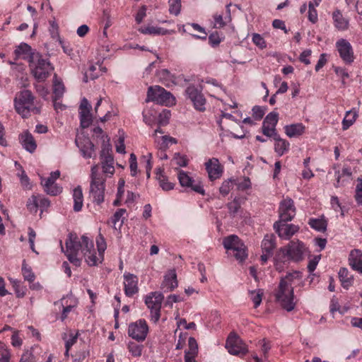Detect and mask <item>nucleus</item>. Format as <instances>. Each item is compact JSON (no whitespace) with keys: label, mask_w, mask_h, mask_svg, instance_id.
Wrapping results in <instances>:
<instances>
[{"label":"nucleus","mask_w":362,"mask_h":362,"mask_svg":"<svg viewBox=\"0 0 362 362\" xmlns=\"http://www.w3.org/2000/svg\"><path fill=\"white\" fill-rule=\"evenodd\" d=\"M188 351L185 353V357L187 356L189 357L195 358L198 353V344L194 337H189L188 340Z\"/></svg>","instance_id":"41"},{"label":"nucleus","mask_w":362,"mask_h":362,"mask_svg":"<svg viewBox=\"0 0 362 362\" xmlns=\"http://www.w3.org/2000/svg\"><path fill=\"white\" fill-rule=\"evenodd\" d=\"M262 132L264 135L273 139L279 135L276 127L262 123Z\"/></svg>","instance_id":"53"},{"label":"nucleus","mask_w":362,"mask_h":362,"mask_svg":"<svg viewBox=\"0 0 362 362\" xmlns=\"http://www.w3.org/2000/svg\"><path fill=\"white\" fill-rule=\"evenodd\" d=\"M103 144H102V149L100 151V157L107 156L108 155H112V146L110 143V138L107 135L103 136Z\"/></svg>","instance_id":"48"},{"label":"nucleus","mask_w":362,"mask_h":362,"mask_svg":"<svg viewBox=\"0 0 362 362\" xmlns=\"http://www.w3.org/2000/svg\"><path fill=\"white\" fill-rule=\"evenodd\" d=\"M226 254L228 257H234L239 263L245 262L248 257L247 250H226Z\"/></svg>","instance_id":"43"},{"label":"nucleus","mask_w":362,"mask_h":362,"mask_svg":"<svg viewBox=\"0 0 362 362\" xmlns=\"http://www.w3.org/2000/svg\"><path fill=\"white\" fill-rule=\"evenodd\" d=\"M64 90L65 87L63 83L55 78L53 83V98H55V100H59L63 96Z\"/></svg>","instance_id":"40"},{"label":"nucleus","mask_w":362,"mask_h":362,"mask_svg":"<svg viewBox=\"0 0 362 362\" xmlns=\"http://www.w3.org/2000/svg\"><path fill=\"white\" fill-rule=\"evenodd\" d=\"M357 181L355 199L358 204L362 205V177H358Z\"/></svg>","instance_id":"59"},{"label":"nucleus","mask_w":362,"mask_h":362,"mask_svg":"<svg viewBox=\"0 0 362 362\" xmlns=\"http://www.w3.org/2000/svg\"><path fill=\"white\" fill-rule=\"evenodd\" d=\"M252 42L260 49H264L267 47V43L264 39L258 33H253Z\"/></svg>","instance_id":"60"},{"label":"nucleus","mask_w":362,"mask_h":362,"mask_svg":"<svg viewBox=\"0 0 362 362\" xmlns=\"http://www.w3.org/2000/svg\"><path fill=\"white\" fill-rule=\"evenodd\" d=\"M175 98L173 95L163 88L156 86L148 89L146 102L153 101L157 104L168 105L173 103Z\"/></svg>","instance_id":"5"},{"label":"nucleus","mask_w":362,"mask_h":362,"mask_svg":"<svg viewBox=\"0 0 362 362\" xmlns=\"http://www.w3.org/2000/svg\"><path fill=\"white\" fill-rule=\"evenodd\" d=\"M276 237L273 234H267L262 243V249H274Z\"/></svg>","instance_id":"50"},{"label":"nucleus","mask_w":362,"mask_h":362,"mask_svg":"<svg viewBox=\"0 0 362 362\" xmlns=\"http://www.w3.org/2000/svg\"><path fill=\"white\" fill-rule=\"evenodd\" d=\"M233 180L231 179H229L228 180H225L220 189H219V191H220V193L223 195V196H226L229 194L230 191L231 190V189L233 188Z\"/></svg>","instance_id":"58"},{"label":"nucleus","mask_w":362,"mask_h":362,"mask_svg":"<svg viewBox=\"0 0 362 362\" xmlns=\"http://www.w3.org/2000/svg\"><path fill=\"white\" fill-rule=\"evenodd\" d=\"M171 113L168 110H163L158 115V126H165L169 122Z\"/></svg>","instance_id":"55"},{"label":"nucleus","mask_w":362,"mask_h":362,"mask_svg":"<svg viewBox=\"0 0 362 362\" xmlns=\"http://www.w3.org/2000/svg\"><path fill=\"white\" fill-rule=\"evenodd\" d=\"M301 278L302 273L300 272L293 271L287 274L280 281L275 297L281 307L288 312L293 310L296 305L292 284L295 279L300 280Z\"/></svg>","instance_id":"1"},{"label":"nucleus","mask_w":362,"mask_h":362,"mask_svg":"<svg viewBox=\"0 0 362 362\" xmlns=\"http://www.w3.org/2000/svg\"><path fill=\"white\" fill-rule=\"evenodd\" d=\"M29 66L31 74L38 81H45L54 70V67L49 60L47 58L43 57L40 52L31 57Z\"/></svg>","instance_id":"3"},{"label":"nucleus","mask_w":362,"mask_h":362,"mask_svg":"<svg viewBox=\"0 0 362 362\" xmlns=\"http://www.w3.org/2000/svg\"><path fill=\"white\" fill-rule=\"evenodd\" d=\"M169 12L171 14L177 16L180 13L181 0H169Z\"/></svg>","instance_id":"54"},{"label":"nucleus","mask_w":362,"mask_h":362,"mask_svg":"<svg viewBox=\"0 0 362 362\" xmlns=\"http://www.w3.org/2000/svg\"><path fill=\"white\" fill-rule=\"evenodd\" d=\"M274 228L281 238L288 240L293 235L299 227L294 224H288L287 222L279 221L274 223Z\"/></svg>","instance_id":"14"},{"label":"nucleus","mask_w":362,"mask_h":362,"mask_svg":"<svg viewBox=\"0 0 362 362\" xmlns=\"http://www.w3.org/2000/svg\"><path fill=\"white\" fill-rule=\"evenodd\" d=\"M164 296L160 292H151L145 298V303L151 312V320L157 322L160 317V309Z\"/></svg>","instance_id":"6"},{"label":"nucleus","mask_w":362,"mask_h":362,"mask_svg":"<svg viewBox=\"0 0 362 362\" xmlns=\"http://www.w3.org/2000/svg\"><path fill=\"white\" fill-rule=\"evenodd\" d=\"M180 184L182 187L190 188L192 191L204 195L205 191L202 183L191 177L187 173L180 170L177 175Z\"/></svg>","instance_id":"11"},{"label":"nucleus","mask_w":362,"mask_h":362,"mask_svg":"<svg viewBox=\"0 0 362 362\" xmlns=\"http://www.w3.org/2000/svg\"><path fill=\"white\" fill-rule=\"evenodd\" d=\"M279 221L281 222L291 221L296 215L294 202L291 198L286 197L281 201L279 207Z\"/></svg>","instance_id":"10"},{"label":"nucleus","mask_w":362,"mask_h":362,"mask_svg":"<svg viewBox=\"0 0 362 362\" xmlns=\"http://www.w3.org/2000/svg\"><path fill=\"white\" fill-rule=\"evenodd\" d=\"M273 139L274 140V151L279 156H281L288 151L290 144L288 141L282 139L279 134Z\"/></svg>","instance_id":"26"},{"label":"nucleus","mask_w":362,"mask_h":362,"mask_svg":"<svg viewBox=\"0 0 362 362\" xmlns=\"http://www.w3.org/2000/svg\"><path fill=\"white\" fill-rule=\"evenodd\" d=\"M156 74L165 86H169L170 83H174L175 76L168 69L159 70Z\"/></svg>","instance_id":"33"},{"label":"nucleus","mask_w":362,"mask_h":362,"mask_svg":"<svg viewBox=\"0 0 362 362\" xmlns=\"http://www.w3.org/2000/svg\"><path fill=\"white\" fill-rule=\"evenodd\" d=\"M223 37H221L218 32L212 33L209 36V42L212 47L218 46L222 41Z\"/></svg>","instance_id":"62"},{"label":"nucleus","mask_w":362,"mask_h":362,"mask_svg":"<svg viewBox=\"0 0 362 362\" xmlns=\"http://www.w3.org/2000/svg\"><path fill=\"white\" fill-rule=\"evenodd\" d=\"M103 174L113 175L115 173L114 158L112 155L100 157Z\"/></svg>","instance_id":"29"},{"label":"nucleus","mask_w":362,"mask_h":362,"mask_svg":"<svg viewBox=\"0 0 362 362\" xmlns=\"http://www.w3.org/2000/svg\"><path fill=\"white\" fill-rule=\"evenodd\" d=\"M339 281L342 287L348 289L354 283V276L349 274V270L345 267H341L338 273Z\"/></svg>","instance_id":"27"},{"label":"nucleus","mask_w":362,"mask_h":362,"mask_svg":"<svg viewBox=\"0 0 362 362\" xmlns=\"http://www.w3.org/2000/svg\"><path fill=\"white\" fill-rule=\"evenodd\" d=\"M64 300H61V303L63 307V310L61 316L62 320H64L68 314L71 311V310L74 308H76L78 305V300H73L72 304H69L67 302H64Z\"/></svg>","instance_id":"46"},{"label":"nucleus","mask_w":362,"mask_h":362,"mask_svg":"<svg viewBox=\"0 0 362 362\" xmlns=\"http://www.w3.org/2000/svg\"><path fill=\"white\" fill-rule=\"evenodd\" d=\"M27 208L31 213H36L39 208V196L32 195L27 202Z\"/></svg>","instance_id":"51"},{"label":"nucleus","mask_w":362,"mask_h":362,"mask_svg":"<svg viewBox=\"0 0 362 362\" xmlns=\"http://www.w3.org/2000/svg\"><path fill=\"white\" fill-rule=\"evenodd\" d=\"M143 347V345L138 344L134 341H129L127 346L129 351L134 357L141 356Z\"/></svg>","instance_id":"52"},{"label":"nucleus","mask_w":362,"mask_h":362,"mask_svg":"<svg viewBox=\"0 0 362 362\" xmlns=\"http://www.w3.org/2000/svg\"><path fill=\"white\" fill-rule=\"evenodd\" d=\"M148 333V326L144 319L131 322L128 327V335L137 341H144Z\"/></svg>","instance_id":"7"},{"label":"nucleus","mask_w":362,"mask_h":362,"mask_svg":"<svg viewBox=\"0 0 362 362\" xmlns=\"http://www.w3.org/2000/svg\"><path fill=\"white\" fill-rule=\"evenodd\" d=\"M89 197L92 202L100 205L105 199V176L99 171V165H94L90 170Z\"/></svg>","instance_id":"2"},{"label":"nucleus","mask_w":362,"mask_h":362,"mask_svg":"<svg viewBox=\"0 0 362 362\" xmlns=\"http://www.w3.org/2000/svg\"><path fill=\"white\" fill-rule=\"evenodd\" d=\"M11 358L10 349L5 343L0 341V362H10Z\"/></svg>","instance_id":"44"},{"label":"nucleus","mask_w":362,"mask_h":362,"mask_svg":"<svg viewBox=\"0 0 362 362\" xmlns=\"http://www.w3.org/2000/svg\"><path fill=\"white\" fill-rule=\"evenodd\" d=\"M321 259V255L309 256V262L308 264V272H314Z\"/></svg>","instance_id":"57"},{"label":"nucleus","mask_w":362,"mask_h":362,"mask_svg":"<svg viewBox=\"0 0 362 362\" xmlns=\"http://www.w3.org/2000/svg\"><path fill=\"white\" fill-rule=\"evenodd\" d=\"M226 348L232 355L244 356L247 353V346L235 333H230L228 337Z\"/></svg>","instance_id":"8"},{"label":"nucleus","mask_w":362,"mask_h":362,"mask_svg":"<svg viewBox=\"0 0 362 362\" xmlns=\"http://www.w3.org/2000/svg\"><path fill=\"white\" fill-rule=\"evenodd\" d=\"M34 100L35 98L30 90H23L20 91L14 99V106L16 112L24 118L28 117L30 112L35 114L39 113L40 109L35 105Z\"/></svg>","instance_id":"4"},{"label":"nucleus","mask_w":362,"mask_h":362,"mask_svg":"<svg viewBox=\"0 0 362 362\" xmlns=\"http://www.w3.org/2000/svg\"><path fill=\"white\" fill-rule=\"evenodd\" d=\"M357 116L358 114L356 110L347 111L342 121V129L344 130L348 129L354 123Z\"/></svg>","instance_id":"34"},{"label":"nucleus","mask_w":362,"mask_h":362,"mask_svg":"<svg viewBox=\"0 0 362 362\" xmlns=\"http://www.w3.org/2000/svg\"><path fill=\"white\" fill-rule=\"evenodd\" d=\"M67 257L69 261L76 267H79L81 262V256L83 254H79V250H63ZM82 252L83 250H81Z\"/></svg>","instance_id":"32"},{"label":"nucleus","mask_w":362,"mask_h":362,"mask_svg":"<svg viewBox=\"0 0 362 362\" xmlns=\"http://www.w3.org/2000/svg\"><path fill=\"white\" fill-rule=\"evenodd\" d=\"M20 362H35V356L32 350H26L22 354Z\"/></svg>","instance_id":"64"},{"label":"nucleus","mask_w":362,"mask_h":362,"mask_svg":"<svg viewBox=\"0 0 362 362\" xmlns=\"http://www.w3.org/2000/svg\"><path fill=\"white\" fill-rule=\"evenodd\" d=\"M75 144L85 158H90L95 152V146L87 136H78L75 139Z\"/></svg>","instance_id":"16"},{"label":"nucleus","mask_w":362,"mask_h":362,"mask_svg":"<svg viewBox=\"0 0 362 362\" xmlns=\"http://www.w3.org/2000/svg\"><path fill=\"white\" fill-rule=\"evenodd\" d=\"M19 141L27 151L33 153L36 150V141L33 136L28 130L20 134Z\"/></svg>","instance_id":"20"},{"label":"nucleus","mask_w":362,"mask_h":362,"mask_svg":"<svg viewBox=\"0 0 362 362\" xmlns=\"http://www.w3.org/2000/svg\"><path fill=\"white\" fill-rule=\"evenodd\" d=\"M73 199H74V210L75 211H80L83 206V196L82 189L80 186H78L73 190Z\"/></svg>","instance_id":"30"},{"label":"nucleus","mask_w":362,"mask_h":362,"mask_svg":"<svg viewBox=\"0 0 362 362\" xmlns=\"http://www.w3.org/2000/svg\"><path fill=\"white\" fill-rule=\"evenodd\" d=\"M350 267L355 271L362 274V253L361 250H351L349 257Z\"/></svg>","instance_id":"24"},{"label":"nucleus","mask_w":362,"mask_h":362,"mask_svg":"<svg viewBox=\"0 0 362 362\" xmlns=\"http://www.w3.org/2000/svg\"><path fill=\"white\" fill-rule=\"evenodd\" d=\"M250 299L254 303V307L257 308L262 303L264 294L263 290L257 289L249 292Z\"/></svg>","instance_id":"47"},{"label":"nucleus","mask_w":362,"mask_h":362,"mask_svg":"<svg viewBox=\"0 0 362 362\" xmlns=\"http://www.w3.org/2000/svg\"><path fill=\"white\" fill-rule=\"evenodd\" d=\"M140 32L143 34H149V35H166L168 33V30L159 27L155 26H148L144 28H141L139 30Z\"/></svg>","instance_id":"45"},{"label":"nucleus","mask_w":362,"mask_h":362,"mask_svg":"<svg viewBox=\"0 0 362 362\" xmlns=\"http://www.w3.org/2000/svg\"><path fill=\"white\" fill-rule=\"evenodd\" d=\"M206 170L208 173L209 178L211 180H216L222 175L223 168L219 160L216 158H212L205 163Z\"/></svg>","instance_id":"18"},{"label":"nucleus","mask_w":362,"mask_h":362,"mask_svg":"<svg viewBox=\"0 0 362 362\" xmlns=\"http://www.w3.org/2000/svg\"><path fill=\"white\" fill-rule=\"evenodd\" d=\"M156 177L160 187L163 190L168 191L174 188V184L168 180V178L163 174V170L160 168L157 169Z\"/></svg>","instance_id":"31"},{"label":"nucleus","mask_w":362,"mask_h":362,"mask_svg":"<svg viewBox=\"0 0 362 362\" xmlns=\"http://www.w3.org/2000/svg\"><path fill=\"white\" fill-rule=\"evenodd\" d=\"M332 19L335 28L339 30H346L349 28V21L345 18L339 9L332 13Z\"/></svg>","instance_id":"25"},{"label":"nucleus","mask_w":362,"mask_h":362,"mask_svg":"<svg viewBox=\"0 0 362 362\" xmlns=\"http://www.w3.org/2000/svg\"><path fill=\"white\" fill-rule=\"evenodd\" d=\"M282 252L284 258L293 260L294 262H299L303 259V250H279Z\"/></svg>","instance_id":"36"},{"label":"nucleus","mask_w":362,"mask_h":362,"mask_svg":"<svg viewBox=\"0 0 362 362\" xmlns=\"http://www.w3.org/2000/svg\"><path fill=\"white\" fill-rule=\"evenodd\" d=\"M204 82V80L202 79L200 81V83L199 85V87H196L194 85H189L187 87L185 90V93L187 95V97L191 100L194 98H196V96L199 95H202V90H203V86L202 85V83Z\"/></svg>","instance_id":"35"},{"label":"nucleus","mask_w":362,"mask_h":362,"mask_svg":"<svg viewBox=\"0 0 362 362\" xmlns=\"http://www.w3.org/2000/svg\"><path fill=\"white\" fill-rule=\"evenodd\" d=\"M60 172L56 170L51 173L50 176L47 179L42 180V185H43L45 191L50 195L56 196L62 192V187L57 186L54 182L59 178Z\"/></svg>","instance_id":"15"},{"label":"nucleus","mask_w":362,"mask_h":362,"mask_svg":"<svg viewBox=\"0 0 362 362\" xmlns=\"http://www.w3.org/2000/svg\"><path fill=\"white\" fill-rule=\"evenodd\" d=\"M224 249H247L242 240L236 235H230L223 240Z\"/></svg>","instance_id":"21"},{"label":"nucleus","mask_w":362,"mask_h":362,"mask_svg":"<svg viewBox=\"0 0 362 362\" xmlns=\"http://www.w3.org/2000/svg\"><path fill=\"white\" fill-rule=\"evenodd\" d=\"M91 109L92 106L88 100L86 98H83L79 106L80 124L83 129L88 128L93 122V117L90 113Z\"/></svg>","instance_id":"13"},{"label":"nucleus","mask_w":362,"mask_h":362,"mask_svg":"<svg viewBox=\"0 0 362 362\" xmlns=\"http://www.w3.org/2000/svg\"><path fill=\"white\" fill-rule=\"evenodd\" d=\"M305 129V126L302 123L292 124L284 127L286 134L290 138L302 135Z\"/></svg>","instance_id":"28"},{"label":"nucleus","mask_w":362,"mask_h":362,"mask_svg":"<svg viewBox=\"0 0 362 362\" xmlns=\"http://www.w3.org/2000/svg\"><path fill=\"white\" fill-rule=\"evenodd\" d=\"M241 204L240 199L237 197L227 204L229 214L231 216L235 217L238 214L241 208Z\"/></svg>","instance_id":"42"},{"label":"nucleus","mask_w":362,"mask_h":362,"mask_svg":"<svg viewBox=\"0 0 362 362\" xmlns=\"http://www.w3.org/2000/svg\"><path fill=\"white\" fill-rule=\"evenodd\" d=\"M9 281L14 289L16 296L18 298L24 297L27 289L25 286L22 285L21 281L11 278L9 279Z\"/></svg>","instance_id":"38"},{"label":"nucleus","mask_w":362,"mask_h":362,"mask_svg":"<svg viewBox=\"0 0 362 362\" xmlns=\"http://www.w3.org/2000/svg\"><path fill=\"white\" fill-rule=\"evenodd\" d=\"M336 47L341 59L348 64L354 61V51L351 45L345 39H340L336 42Z\"/></svg>","instance_id":"12"},{"label":"nucleus","mask_w":362,"mask_h":362,"mask_svg":"<svg viewBox=\"0 0 362 362\" xmlns=\"http://www.w3.org/2000/svg\"><path fill=\"white\" fill-rule=\"evenodd\" d=\"M21 272L25 281H27L29 283H32L35 281V275L31 267L26 264L25 259L23 261Z\"/></svg>","instance_id":"39"},{"label":"nucleus","mask_w":362,"mask_h":362,"mask_svg":"<svg viewBox=\"0 0 362 362\" xmlns=\"http://www.w3.org/2000/svg\"><path fill=\"white\" fill-rule=\"evenodd\" d=\"M194 105V108L200 112H203L205 110V105H206V99L204 95H199L190 100Z\"/></svg>","instance_id":"49"},{"label":"nucleus","mask_w":362,"mask_h":362,"mask_svg":"<svg viewBox=\"0 0 362 362\" xmlns=\"http://www.w3.org/2000/svg\"><path fill=\"white\" fill-rule=\"evenodd\" d=\"M14 53L17 57H22L29 63L30 59H31V57L39 52L33 51L31 47L27 43L22 42L16 47Z\"/></svg>","instance_id":"22"},{"label":"nucleus","mask_w":362,"mask_h":362,"mask_svg":"<svg viewBox=\"0 0 362 362\" xmlns=\"http://www.w3.org/2000/svg\"><path fill=\"white\" fill-rule=\"evenodd\" d=\"M125 213L126 209H119L117 210L111 218L112 223L115 226L119 221H121V224L123 223L124 219L123 216Z\"/></svg>","instance_id":"61"},{"label":"nucleus","mask_w":362,"mask_h":362,"mask_svg":"<svg viewBox=\"0 0 362 362\" xmlns=\"http://www.w3.org/2000/svg\"><path fill=\"white\" fill-rule=\"evenodd\" d=\"M124 293L127 296L132 297L139 291L138 278L130 273L124 274Z\"/></svg>","instance_id":"17"},{"label":"nucleus","mask_w":362,"mask_h":362,"mask_svg":"<svg viewBox=\"0 0 362 362\" xmlns=\"http://www.w3.org/2000/svg\"><path fill=\"white\" fill-rule=\"evenodd\" d=\"M177 286L176 271L174 269H170L164 276L160 288L163 292H169L173 291Z\"/></svg>","instance_id":"19"},{"label":"nucleus","mask_w":362,"mask_h":362,"mask_svg":"<svg viewBox=\"0 0 362 362\" xmlns=\"http://www.w3.org/2000/svg\"><path fill=\"white\" fill-rule=\"evenodd\" d=\"M105 250H85L83 256L86 262L90 266H95L98 262H101Z\"/></svg>","instance_id":"23"},{"label":"nucleus","mask_w":362,"mask_h":362,"mask_svg":"<svg viewBox=\"0 0 362 362\" xmlns=\"http://www.w3.org/2000/svg\"><path fill=\"white\" fill-rule=\"evenodd\" d=\"M279 119V114L275 112L269 113L264 118L263 123L269 125L276 126Z\"/></svg>","instance_id":"56"},{"label":"nucleus","mask_w":362,"mask_h":362,"mask_svg":"<svg viewBox=\"0 0 362 362\" xmlns=\"http://www.w3.org/2000/svg\"><path fill=\"white\" fill-rule=\"evenodd\" d=\"M252 116L256 120H260L265 113V108L255 105L252 107Z\"/></svg>","instance_id":"63"},{"label":"nucleus","mask_w":362,"mask_h":362,"mask_svg":"<svg viewBox=\"0 0 362 362\" xmlns=\"http://www.w3.org/2000/svg\"><path fill=\"white\" fill-rule=\"evenodd\" d=\"M308 223L312 228L319 232H324L327 229V223L324 218H310Z\"/></svg>","instance_id":"37"},{"label":"nucleus","mask_w":362,"mask_h":362,"mask_svg":"<svg viewBox=\"0 0 362 362\" xmlns=\"http://www.w3.org/2000/svg\"><path fill=\"white\" fill-rule=\"evenodd\" d=\"M66 249H92L93 243L86 235L79 239L76 233H70L65 241Z\"/></svg>","instance_id":"9"}]
</instances>
